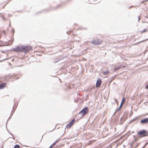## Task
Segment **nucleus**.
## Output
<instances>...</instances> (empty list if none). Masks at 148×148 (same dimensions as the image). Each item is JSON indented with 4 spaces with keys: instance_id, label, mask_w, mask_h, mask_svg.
Returning a JSON list of instances; mask_svg holds the SVG:
<instances>
[{
    "instance_id": "17",
    "label": "nucleus",
    "mask_w": 148,
    "mask_h": 148,
    "mask_svg": "<svg viewBox=\"0 0 148 148\" xmlns=\"http://www.w3.org/2000/svg\"><path fill=\"white\" fill-rule=\"evenodd\" d=\"M122 106H121V105H120V107L119 108V110L121 108Z\"/></svg>"
},
{
    "instance_id": "10",
    "label": "nucleus",
    "mask_w": 148,
    "mask_h": 148,
    "mask_svg": "<svg viewBox=\"0 0 148 148\" xmlns=\"http://www.w3.org/2000/svg\"><path fill=\"white\" fill-rule=\"evenodd\" d=\"M96 141V140H90L88 142V145H90L91 144H92V143H95V142Z\"/></svg>"
},
{
    "instance_id": "12",
    "label": "nucleus",
    "mask_w": 148,
    "mask_h": 148,
    "mask_svg": "<svg viewBox=\"0 0 148 148\" xmlns=\"http://www.w3.org/2000/svg\"><path fill=\"white\" fill-rule=\"evenodd\" d=\"M109 73V71L108 70H107L106 71V72H103V73L104 74V75H106V74H108V73Z\"/></svg>"
},
{
    "instance_id": "2",
    "label": "nucleus",
    "mask_w": 148,
    "mask_h": 148,
    "mask_svg": "<svg viewBox=\"0 0 148 148\" xmlns=\"http://www.w3.org/2000/svg\"><path fill=\"white\" fill-rule=\"evenodd\" d=\"M138 134L141 136L143 137L147 136L146 131L144 130L139 131L138 132Z\"/></svg>"
},
{
    "instance_id": "13",
    "label": "nucleus",
    "mask_w": 148,
    "mask_h": 148,
    "mask_svg": "<svg viewBox=\"0 0 148 148\" xmlns=\"http://www.w3.org/2000/svg\"><path fill=\"white\" fill-rule=\"evenodd\" d=\"M20 146L19 145H16L14 148H20Z\"/></svg>"
},
{
    "instance_id": "8",
    "label": "nucleus",
    "mask_w": 148,
    "mask_h": 148,
    "mask_svg": "<svg viewBox=\"0 0 148 148\" xmlns=\"http://www.w3.org/2000/svg\"><path fill=\"white\" fill-rule=\"evenodd\" d=\"M140 122L141 123H148V118H145L141 120Z\"/></svg>"
},
{
    "instance_id": "7",
    "label": "nucleus",
    "mask_w": 148,
    "mask_h": 148,
    "mask_svg": "<svg viewBox=\"0 0 148 148\" xmlns=\"http://www.w3.org/2000/svg\"><path fill=\"white\" fill-rule=\"evenodd\" d=\"M101 84V79L99 78L96 84V87H99Z\"/></svg>"
},
{
    "instance_id": "6",
    "label": "nucleus",
    "mask_w": 148,
    "mask_h": 148,
    "mask_svg": "<svg viewBox=\"0 0 148 148\" xmlns=\"http://www.w3.org/2000/svg\"><path fill=\"white\" fill-rule=\"evenodd\" d=\"M23 47H18L13 49V51L16 52L22 51Z\"/></svg>"
},
{
    "instance_id": "1",
    "label": "nucleus",
    "mask_w": 148,
    "mask_h": 148,
    "mask_svg": "<svg viewBox=\"0 0 148 148\" xmlns=\"http://www.w3.org/2000/svg\"><path fill=\"white\" fill-rule=\"evenodd\" d=\"M88 112V107H85L79 113V114H82V116L86 115Z\"/></svg>"
},
{
    "instance_id": "4",
    "label": "nucleus",
    "mask_w": 148,
    "mask_h": 148,
    "mask_svg": "<svg viewBox=\"0 0 148 148\" xmlns=\"http://www.w3.org/2000/svg\"><path fill=\"white\" fill-rule=\"evenodd\" d=\"M22 50V51L24 52L25 53H26L29 51L32 50V48L30 47H23V48Z\"/></svg>"
},
{
    "instance_id": "5",
    "label": "nucleus",
    "mask_w": 148,
    "mask_h": 148,
    "mask_svg": "<svg viewBox=\"0 0 148 148\" xmlns=\"http://www.w3.org/2000/svg\"><path fill=\"white\" fill-rule=\"evenodd\" d=\"M75 121V119H73L71 121L70 123L66 125V128L68 129H69L73 124Z\"/></svg>"
},
{
    "instance_id": "20",
    "label": "nucleus",
    "mask_w": 148,
    "mask_h": 148,
    "mask_svg": "<svg viewBox=\"0 0 148 148\" xmlns=\"http://www.w3.org/2000/svg\"><path fill=\"white\" fill-rule=\"evenodd\" d=\"M123 104H124V103L121 102V106H122Z\"/></svg>"
},
{
    "instance_id": "14",
    "label": "nucleus",
    "mask_w": 148,
    "mask_h": 148,
    "mask_svg": "<svg viewBox=\"0 0 148 148\" xmlns=\"http://www.w3.org/2000/svg\"><path fill=\"white\" fill-rule=\"evenodd\" d=\"M125 97H124L123 98V99L122 100L121 103H124V102H125Z\"/></svg>"
},
{
    "instance_id": "21",
    "label": "nucleus",
    "mask_w": 148,
    "mask_h": 148,
    "mask_svg": "<svg viewBox=\"0 0 148 148\" xmlns=\"http://www.w3.org/2000/svg\"><path fill=\"white\" fill-rule=\"evenodd\" d=\"M123 118V117H122L121 118V119H122Z\"/></svg>"
},
{
    "instance_id": "16",
    "label": "nucleus",
    "mask_w": 148,
    "mask_h": 148,
    "mask_svg": "<svg viewBox=\"0 0 148 148\" xmlns=\"http://www.w3.org/2000/svg\"><path fill=\"white\" fill-rule=\"evenodd\" d=\"M140 16H138V21H139L140 20Z\"/></svg>"
},
{
    "instance_id": "3",
    "label": "nucleus",
    "mask_w": 148,
    "mask_h": 148,
    "mask_svg": "<svg viewBox=\"0 0 148 148\" xmlns=\"http://www.w3.org/2000/svg\"><path fill=\"white\" fill-rule=\"evenodd\" d=\"M102 42L101 40H99L98 39L94 40L92 41V43L95 45H99L101 44Z\"/></svg>"
},
{
    "instance_id": "19",
    "label": "nucleus",
    "mask_w": 148,
    "mask_h": 148,
    "mask_svg": "<svg viewBox=\"0 0 148 148\" xmlns=\"http://www.w3.org/2000/svg\"><path fill=\"white\" fill-rule=\"evenodd\" d=\"M146 88L147 89H148V84L146 86Z\"/></svg>"
},
{
    "instance_id": "15",
    "label": "nucleus",
    "mask_w": 148,
    "mask_h": 148,
    "mask_svg": "<svg viewBox=\"0 0 148 148\" xmlns=\"http://www.w3.org/2000/svg\"><path fill=\"white\" fill-rule=\"evenodd\" d=\"M57 142H55V143H54L51 147H50L49 148H52L53 145H54Z\"/></svg>"
},
{
    "instance_id": "11",
    "label": "nucleus",
    "mask_w": 148,
    "mask_h": 148,
    "mask_svg": "<svg viewBox=\"0 0 148 148\" xmlns=\"http://www.w3.org/2000/svg\"><path fill=\"white\" fill-rule=\"evenodd\" d=\"M147 31V29H144L143 30H141L140 31V33L142 34L145 32Z\"/></svg>"
},
{
    "instance_id": "18",
    "label": "nucleus",
    "mask_w": 148,
    "mask_h": 148,
    "mask_svg": "<svg viewBox=\"0 0 148 148\" xmlns=\"http://www.w3.org/2000/svg\"><path fill=\"white\" fill-rule=\"evenodd\" d=\"M120 69V68H115V70H118V69Z\"/></svg>"
},
{
    "instance_id": "9",
    "label": "nucleus",
    "mask_w": 148,
    "mask_h": 148,
    "mask_svg": "<svg viewBox=\"0 0 148 148\" xmlns=\"http://www.w3.org/2000/svg\"><path fill=\"white\" fill-rule=\"evenodd\" d=\"M6 85V84L5 83L0 84V89H2L5 88Z\"/></svg>"
}]
</instances>
